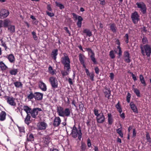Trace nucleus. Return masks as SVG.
<instances>
[{"instance_id":"nucleus-54","label":"nucleus","mask_w":151,"mask_h":151,"mask_svg":"<svg viewBox=\"0 0 151 151\" xmlns=\"http://www.w3.org/2000/svg\"><path fill=\"white\" fill-rule=\"evenodd\" d=\"M87 145L88 147H91V141L89 138H88L87 140Z\"/></svg>"},{"instance_id":"nucleus-53","label":"nucleus","mask_w":151,"mask_h":151,"mask_svg":"<svg viewBox=\"0 0 151 151\" xmlns=\"http://www.w3.org/2000/svg\"><path fill=\"white\" fill-rule=\"evenodd\" d=\"M46 13L48 16L51 17H53L54 16V14L53 13L49 12L47 11H46Z\"/></svg>"},{"instance_id":"nucleus-15","label":"nucleus","mask_w":151,"mask_h":151,"mask_svg":"<svg viewBox=\"0 0 151 151\" xmlns=\"http://www.w3.org/2000/svg\"><path fill=\"white\" fill-rule=\"evenodd\" d=\"M7 103L12 106H15L16 103L14 101V98L8 97L6 99Z\"/></svg>"},{"instance_id":"nucleus-19","label":"nucleus","mask_w":151,"mask_h":151,"mask_svg":"<svg viewBox=\"0 0 151 151\" xmlns=\"http://www.w3.org/2000/svg\"><path fill=\"white\" fill-rule=\"evenodd\" d=\"M7 58L11 63H12L14 62L15 58L14 56L12 54H10L8 55Z\"/></svg>"},{"instance_id":"nucleus-47","label":"nucleus","mask_w":151,"mask_h":151,"mask_svg":"<svg viewBox=\"0 0 151 151\" xmlns=\"http://www.w3.org/2000/svg\"><path fill=\"white\" fill-rule=\"evenodd\" d=\"M117 48L119 50L118 55H119V57H120L122 55V52L121 48L120 47V45H118L117 46Z\"/></svg>"},{"instance_id":"nucleus-13","label":"nucleus","mask_w":151,"mask_h":151,"mask_svg":"<svg viewBox=\"0 0 151 151\" xmlns=\"http://www.w3.org/2000/svg\"><path fill=\"white\" fill-rule=\"evenodd\" d=\"M61 120L59 117H56L53 120V125L56 127L59 126L61 123Z\"/></svg>"},{"instance_id":"nucleus-34","label":"nucleus","mask_w":151,"mask_h":151,"mask_svg":"<svg viewBox=\"0 0 151 151\" xmlns=\"http://www.w3.org/2000/svg\"><path fill=\"white\" fill-rule=\"evenodd\" d=\"M50 137L47 136L44 138V143L46 144H48L50 141Z\"/></svg>"},{"instance_id":"nucleus-14","label":"nucleus","mask_w":151,"mask_h":151,"mask_svg":"<svg viewBox=\"0 0 151 151\" xmlns=\"http://www.w3.org/2000/svg\"><path fill=\"white\" fill-rule=\"evenodd\" d=\"M35 100H41L42 99L43 94L40 92H36L35 93Z\"/></svg>"},{"instance_id":"nucleus-41","label":"nucleus","mask_w":151,"mask_h":151,"mask_svg":"<svg viewBox=\"0 0 151 151\" xmlns=\"http://www.w3.org/2000/svg\"><path fill=\"white\" fill-rule=\"evenodd\" d=\"M6 114H0V121H2L6 119Z\"/></svg>"},{"instance_id":"nucleus-50","label":"nucleus","mask_w":151,"mask_h":151,"mask_svg":"<svg viewBox=\"0 0 151 151\" xmlns=\"http://www.w3.org/2000/svg\"><path fill=\"white\" fill-rule=\"evenodd\" d=\"M131 97L130 94L129 93H128L127 96V101L129 103L130 102Z\"/></svg>"},{"instance_id":"nucleus-18","label":"nucleus","mask_w":151,"mask_h":151,"mask_svg":"<svg viewBox=\"0 0 151 151\" xmlns=\"http://www.w3.org/2000/svg\"><path fill=\"white\" fill-rule=\"evenodd\" d=\"M34 139V137L33 135L31 133L28 134L27 136V141H33Z\"/></svg>"},{"instance_id":"nucleus-25","label":"nucleus","mask_w":151,"mask_h":151,"mask_svg":"<svg viewBox=\"0 0 151 151\" xmlns=\"http://www.w3.org/2000/svg\"><path fill=\"white\" fill-rule=\"evenodd\" d=\"M0 67L2 70H4L7 68V66L2 61L0 62Z\"/></svg>"},{"instance_id":"nucleus-24","label":"nucleus","mask_w":151,"mask_h":151,"mask_svg":"<svg viewBox=\"0 0 151 151\" xmlns=\"http://www.w3.org/2000/svg\"><path fill=\"white\" fill-rule=\"evenodd\" d=\"M130 106L131 109L134 112H136L137 111V109L136 106L133 102L130 103Z\"/></svg>"},{"instance_id":"nucleus-36","label":"nucleus","mask_w":151,"mask_h":151,"mask_svg":"<svg viewBox=\"0 0 151 151\" xmlns=\"http://www.w3.org/2000/svg\"><path fill=\"white\" fill-rule=\"evenodd\" d=\"M10 22V21L9 19H6L4 20L3 21V27H8Z\"/></svg>"},{"instance_id":"nucleus-3","label":"nucleus","mask_w":151,"mask_h":151,"mask_svg":"<svg viewBox=\"0 0 151 151\" xmlns=\"http://www.w3.org/2000/svg\"><path fill=\"white\" fill-rule=\"evenodd\" d=\"M77 129L75 125H74L72 130L71 132V134L72 137L74 138H76L78 137V139L80 140L82 137V133L81 131L80 128Z\"/></svg>"},{"instance_id":"nucleus-48","label":"nucleus","mask_w":151,"mask_h":151,"mask_svg":"<svg viewBox=\"0 0 151 151\" xmlns=\"http://www.w3.org/2000/svg\"><path fill=\"white\" fill-rule=\"evenodd\" d=\"M89 76L92 81H94V75L93 73H91V74Z\"/></svg>"},{"instance_id":"nucleus-51","label":"nucleus","mask_w":151,"mask_h":151,"mask_svg":"<svg viewBox=\"0 0 151 151\" xmlns=\"http://www.w3.org/2000/svg\"><path fill=\"white\" fill-rule=\"evenodd\" d=\"M142 42L143 44H145L147 43L148 40L147 38L146 37H144L142 39Z\"/></svg>"},{"instance_id":"nucleus-59","label":"nucleus","mask_w":151,"mask_h":151,"mask_svg":"<svg viewBox=\"0 0 151 151\" xmlns=\"http://www.w3.org/2000/svg\"><path fill=\"white\" fill-rule=\"evenodd\" d=\"M82 21H78L77 25L79 27H81V26Z\"/></svg>"},{"instance_id":"nucleus-28","label":"nucleus","mask_w":151,"mask_h":151,"mask_svg":"<svg viewBox=\"0 0 151 151\" xmlns=\"http://www.w3.org/2000/svg\"><path fill=\"white\" fill-rule=\"evenodd\" d=\"M29 114H27V115L24 120L25 123L28 125L29 124L30 121V116Z\"/></svg>"},{"instance_id":"nucleus-44","label":"nucleus","mask_w":151,"mask_h":151,"mask_svg":"<svg viewBox=\"0 0 151 151\" xmlns=\"http://www.w3.org/2000/svg\"><path fill=\"white\" fill-rule=\"evenodd\" d=\"M146 139L148 142H151V138L150 134L148 132H147L146 134Z\"/></svg>"},{"instance_id":"nucleus-56","label":"nucleus","mask_w":151,"mask_h":151,"mask_svg":"<svg viewBox=\"0 0 151 151\" xmlns=\"http://www.w3.org/2000/svg\"><path fill=\"white\" fill-rule=\"evenodd\" d=\"M130 73L131 74L132 78L134 81H135L137 80V78L135 75L133 74L132 73L130 72Z\"/></svg>"},{"instance_id":"nucleus-17","label":"nucleus","mask_w":151,"mask_h":151,"mask_svg":"<svg viewBox=\"0 0 151 151\" xmlns=\"http://www.w3.org/2000/svg\"><path fill=\"white\" fill-rule=\"evenodd\" d=\"M23 109L26 113H32V109L30 107L27 106H24L23 107Z\"/></svg>"},{"instance_id":"nucleus-37","label":"nucleus","mask_w":151,"mask_h":151,"mask_svg":"<svg viewBox=\"0 0 151 151\" xmlns=\"http://www.w3.org/2000/svg\"><path fill=\"white\" fill-rule=\"evenodd\" d=\"M42 111V110L41 108H36L33 109H32V113H38L39 112Z\"/></svg>"},{"instance_id":"nucleus-61","label":"nucleus","mask_w":151,"mask_h":151,"mask_svg":"<svg viewBox=\"0 0 151 151\" xmlns=\"http://www.w3.org/2000/svg\"><path fill=\"white\" fill-rule=\"evenodd\" d=\"M95 73L97 74H98L99 72V69L97 67H96L95 68Z\"/></svg>"},{"instance_id":"nucleus-6","label":"nucleus","mask_w":151,"mask_h":151,"mask_svg":"<svg viewBox=\"0 0 151 151\" xmlns=\"http://www.w3.org/2000/svg\"><path fill=\"white\" fill-rule=\"evenodd\" d=\"M131 18L134 24H137L139 20V16L136 11L132 13L131 15Z\"/></svg>"},{"instance_id":"nucleus-2","label":"nucleus","mask_w":151,"mask_h":151,"mask_svg":"<svg viewBox=\"0 0 151 151\" xmlns=\"http://www.w3.org/2000/svg\"><path fill=\"white\" fill-rule=\"evenodd\" d=\"M140 48L141 50V53L143 56L145 54L147 57H150L151 53V47L149 45L147 44L143 46L141 44L140 46Z\"/></svg>"},{"instance_id":"nucleus-7","label":"nucleus","mask_w":151,"mask_h":151,"mask_svg":"<svg viewBox=\"0 0 151 151\" xmlns=\"http://www.w3.org/2000/svg\"><path fill=\"white\" fill-rule=\"evenodd\" d=\"M49 81L52 88H57L58 86V82L57 80L55 77H50L49 78Z\"/></svg>"},{"instance_id":"nucleus-20","label":"nucleus","mask_w":151,"mask_h":151,"mask_svg":"<svg viewBox=\"0 0 151 151\" xmlns=\"http://www.w3.org/2000/svg\"><path fill=\"white\" fill-rule=\"evenodd\" d=\"M58 50L57 49H55L53 50L52 52L51 55L52 56V58L55 60H56L57 58V56L58 54Z\"/></svg>"},{"instance_id":"nucleus-11","label":"nucleus","mask_w":151,"mask_h":151,"mask_svg":"<svg viewBox=\"0 0 151 151\" xmlns=\"http://www.w3.org/2000/svg\"><path fill=\"white\" fill-rule=\"evenodd\" d=\"M103 91L105 94V97L109 99L111 95V91L110 89L106 87H105L104 89L103 90Z\"/></svg>"},{"instance_id":"nucleus-39","label":"nucleus","mask_w":151,"mask_h":151,"mask_svg":"<svg viewBox=\"0 0 151 151\" xmlns=\"http://www.w3.org/2000/svg\"><path fill=\"white\" fill-rule=\"evenodd\" d=\"M116 107L118 111L120 113L122 111V109L121 108V106L120 105L119 102H118L117 104L116 105Z\"/></svg>"},{"instance_id":"nucleus-27","label":"nucleus","mask_w":151,"mask_h":151,"mask_svg":"<svg viewBox=\"0 0 151 151\" xmlns=\"http://www.w3.org/2000/svg\"><path fill=\"white\" fill-rule=\"evenodd\" d=\"M122 127L121 126L120 128L117 129L116 130L117 133L118 134L121 138L123 137V132L122 131Z\"/></svg>"},{"instance_id":"nucleus-30","label":"nucleus","mask_w":151,"mask_h":151,"mask_svg":"<svg viewBox=\"0 0 151 151\" xmlns=\"http://www.w3.org/2000/svg\"><path fill=\"white\" fill-rule=\"evenodd\" d=\"M8 30L12 33L14 32L15 31V26L13 25L9 26L8 27Z\"/></svg>"},{"instance_id":"nucleus-62","label":"nucleus","mask_w":151,"mask_h":151,"mask_svg":"<svg viewBox=\"0 0 151 151\" xmlns=\"http://www.w3.org/2000/svg\"><path fill=\"white\" fill-rule=\"evenodd\" d=\"M47 9L48 11H52V9L51 8L49 4H48L47 5Z\"/></svg>"},{"instance_id":"nucleus-38","label":"nucleus","mask_w":151,"mask_h":151,"mask_svg":"<svg viewBox=\"0 0 151 151\" xmlns=\"http://www.w3.org/2000/svg\"><path fill=\"white\" fill-rule=\"evenodd\" d=\"M14 84L17 88H19L21 86H22V85L21 82L18 81L14 82Z\"/></svg>"},{"instance_id":"nucleus-63","label":"nucleus","mask_w":151,"mask_h":151,"mask_svg":"<svg viewBox=\"0 0 151 151\" xmlns=\"http://www.w3.org/2000/svg\"><path fill=\"white\" fill-rule=\"evenodd\" d=\"M100 2V4L102 5H104L105 4V0H99Z\"/></svg>"},{"instance_id":"nucleus-32","label":"nucleus","mask_w":151,"mask_h":151,"mask_svg":"<svg viewBox=\"0 0 151 151\" xmlns=\"http://www.w3.org/2000/svg\"><path fill=\"white\" fill-rule=\"evenodd\" d=\"M57 110L58 113H64V110L63 108L60 106H57Z\"/></svg>"},{"instance_id":"nucleus-52","label":"nucleus","mask_w":151,"mask_h":151,"mask_svg":"<svg viewBox=\"0 0 151 151\" xmlns=\"http://www.w3.org/2000/svg\"><path fill=\"white\" fill-rule=\"evenodd\" d=\"M1 45L3 46L4 47L5 50H6L7 49H8V48L6 46V43L2 41H1Z\"/></svg>"},{"instance_id":"nucleus-55","label":"nucleus","mask_w":151,"mask_h":151,"mask_svg":"<svg viewBox=\"0 0 151 151\" xmlns=\"http://www.w3.org/2000/svg\"><path fill=\"white\" fill-rule=\"evenodd\" d=\"M125 42L127 43L128 42V35L127 34H126L125 36Z\"/></svg>"},{"instance_id":"nucleus-8","label":"nucleus","mask_w":151,"mask_h":151,"mask_svg":"<svg viewBox=\"0 0 151 151\" xmlns=\"http://www.w3.org/2000/svg\"><path fill=\"white\" fill-rule=\"evenodd\" d=\"M95 114L96 116V120L98 123H102L104 122L105 118L103 114Z\"/></svg>"},{"instance_id":"nucleus-40","label":"nucleus","mask_w":151,"mask_h":151,"mask_svg":"<svg viewBox=\"0 0 151 151\" xmlns=\"http://www.w3.org/2000/svg\"><path fill=\"white\" fill-rule=\"evenodd\" d=\"M18 72L17 70V69H14L13 70H11L9 71V73L11 75H15L17 74Z\"/></svg>"},{"instance_id":"nucleus-29","label":"nucleus","mask_w":151,"mask_h":151,"mask_svg":"<svg viewBox=\"0 0 151 151\" xmlns=\"http://www.w3.org/2000/svg\"><path fill=\"white\" fill-rule=\"evenodd\" d=\"M27 98L29 100H31L33 98L35 99V93L33 94L32 92H30L29 94L27 96Z\"/></svg>"},{"instance_id":"nucleus-43","label":"nucleus","mask_w":151,"mask_h":151,"mask_svg":"<svg viewBox=\"0 0 151 151\" xmlns=\"http://www.w3.org/2000/svg\"><path fill=\"white\" fill-rule=\"evenodd\" d=\"M109 56L111 59H114L115 58V55L113 50L109 52Z\"/></svg>"},{"instance_id":"nucleus-45","label":"nucleus","mask_w":151,"mask_h":151,"mask_svg":"<svg viewBox=\"0 0 151 151\" xmlns=\"http://www.w3.org/2000/svg\"><path fill=\"white\" fill-rule=\"evenodd\" d=\"M56 6L59 7L60 9H62L64 8V6L62 4H61L60 3L57 2H56Z\"/></svg>"},{"instance_id":"nucleus-22","label":"nucleus","mask_w":151,"mask_h":151,"mask_svg":"<svg viewBox=\"0 0 151 151\" xmlns=\"http://www.w3.org/2000/svg\"><path fill=\"white\" fill-rule=\"evenodd\" d=\"M110 29L113 32H116V31L117 28L114 23H112L110 25Z\"/></svg>"},{"instance_id":"nucleus-58","label":"nucleus","mask_w":151,"mask_h":151,"mask_svg":"<svg viewBox=\"0 0 151 151\" xmlns=\"http://www.w3.org/2000/svg\"><path fill=\"white\" fill-rule=\"evenodd\" d=\"M83 105L82 103H81V104H79V108L81 111H83Z\"/></svg>"},{"instance_id":"nucleus-5","label":"nucleus","mask_w":151,"mask_h":151,"mask_svg":"<svg viewBox=\"0 0 151 151\" xmlns=\"http://www.w3.org/2000/svg\"><path fill=\"white\" fill-rule=\"evenodd\" d=\"M137 7L140 9V11L143 14H145L146 12L147 8L145 4L142 2H137L136 4Z\"/></svg>"},{"instance_id":"nucleus-60","label":"nucleus","mask_w":151,"mask_h":151,"mask_svg":"<svg viewBox=\"0 0 151 151\" xmlns=\"http://www.w3.org/2000/svg\"><path fill=\"white\" fill-rule=\"evenodd\" d=\"M68 81L70 85H72L73 84V82L72 81V79L70 78H69L68 79Z\"/></svg>"},{"instance_id":"nucleus-16","label":"nucleus","mask_w":151,"mask_h":151,"mask_svg":"<svg viewBox=\"0 0 151 151\" xmlns=\"http://www.w3.org/2000/svg\"><path fill=\"white\" fill-rule=\"evenodd\" d=\"M39 87L40 89L43 91H46L47 90V86L42 81L40 82Z\"/></svg>"},{"instance_id":"nucleus-9","label":"nucleus","mask_w":151,"mask_h":151,"mask_svg":"<svg viewBox=\"0 0 151 151\" xmlns=\"http://www.w3.org/2000/svg\"><path fill=\"white\" fill-rule=\"evenodd\" d=\"M9 12L8 10L5 9H3L0 12L1 18L3 19L9 15Z\"/></svg>"},{"instance_id":"nucleus-26","label":"nucleus","mask_w":151,"mask_h":151,"mask_svg":"<svg viewBox=\"0 0 151 151\" xmlns=\"http://www.w3.org/2000/svg\"><path fill=\"white\" fill-rule=\"evenodd\" d=\"M56 71L53 70L52 67L50 65L48 68V72L49 73L52 75L55 74Z\"/></svg>"},{"instance_id":"nucleus-12","label":"nucleus","mask_w":151,"mask_h":151,"mask_svg":"<svg viewBox=\"0 0 151 151\" xmlns=\"http://www.w3.org/2000/svg\"><path fill=\"white\" fill-rule=\"evenodd\" d=\"M38 128L40 130L45 129L47 127L46 123L44 122H41L37 125Z\"/></svg>"},{"instance_id":"nucleus-46","label":"nucleus","mask_w":151,"mask_h":151,"mask_svg":"<svg viewBox=\"0 0 151 151\" xmlns=\"http://www.w3.org/2000/svg\"><path fill=\"white\" fill-rule=\"evenodd\" d=\"M32 34L33 35V38L35 40H37L38 37L36 35V33L35 32L33 31L32 32Z\"/></svg>"},{"instance_id":"nucleus-33","label":"nucleus","mask_w":151,"mask_h":151,"mask_svg":"<svg viewBox=\"0 0 151 151\" xmlns=\"http://www.w3.org/2000/svg\"><path fill=\"white\" fill-rule=\"evenodd\" d=\"M108 122L109 124L111 125L112 124L113 120L112 118L111 114H108Z\"/></svg>"},{"instance_id":"nucleus-31","label":"nucleus","mask_w":151,"mask_h":151,"mask_svg":"<svg viewBox=\"0 0 151 151\" xmlns=\"http://www.w3.org/2000/svg\"><path fill=\"white\" fill-rule=\"evenodd\" d=\"M86 146L85 143L82 142L81 143V151H84L86 150Z\"/></svg>"},{"instance_id":"nucleus-42","label":"nucleus","mask_w":151,"mask_h":151,"mask_svg":"<svg viewBox=\"0 0 151 151\" xmlns=\"http://www.w3.org/2000/svg\"><path fill=\"white\" fill-rule=\"evenodd\" d=\"M134 92L138 97H140V92L139 91L137 88H133Z\"/></svg>"},{"instance_id":"nucleus-1","label":"nucleus","mask_w":151,"mask_h":151,"mask_svg":"<svg viewBox=\"0 0 151 151\" xmlns=\"http://www.w3.org/2000/svg\"><path fill=\"white\" fill-rule=\"evenodd\" d=\"M64 56L61 58V62L64 65V70L61 71V73L63 77L69 75L71 71L70 60L67 54L63 53Z\"/></svg>"},{"instance_id":"nucleus-4","label":"nucleus","mask_w":151,"mask_h":151,"mask_svg":"<svg viewBox=\"0 0 151 151\" xmlns=\"http://www.w3.org/2000/svg\"><path fill=\"white\" fill-rule=\"evenodd\" d=\"M86 51L88 52V55L90 56L91 60L94 64L97 63V61L95 57V53L90 48H86Z\"/></svg>"},{"instance_id":"nucleus-64","label":"nucleus","mask_w":151,"mask_h":151,"mask_svg":"<svg viewBox=\"0 0 151 151\" xmlns=\"http://www.w3.org/2000/svg\"><path fill=\"white\" fill-rule=\"evenodd\" d=\"M72 14L73 17H74L75 19L76 20L78 19V16L76 14H75L74 13H73Z\"/></svg>"},{"instance_id":"nucleus-10","label":"nucleus","mask_w":151,"mask_h":151,"mask_svg":"<svg viewBox=\"0 0 151 151\" xmlns=\"http://www.w3.org/2000/svg\"><path fill=\"white\" fill-rule=\"evenodd\" d=\"M124 61L126 62L129 63L131 62L130 54L128 51H126L124 52Z\"/></svg>"},{"instance_id":"nucleus-35","label":"nucleus","mask_w":151,"mask_h":151,"mask_svg":"<svg viewBox=\"0 0 151 151\" xmlns=\"http://www.w3.org/2000/svg\"><path fill=\"white\" fill-rule=\"evenodd\" d=\"M83 32L86 33L87 36L90 37L91 36L92 34L91 32L89 30L86 29L84 30Z\"/></svg>"},{"instance_id":"nucleus-23","label":"nucleus","mask_w":151,"mask_h":151,"mask_svg":"<svg viewBox=\"0 0 151 151\" xmlns=\"http://www.w3.org/2000/svg\"><path fill=\"white\" fill-rule=\"evenodd\" d=\"M139 78L141 83L143 84L144 86H146V84L142 75V74L140 75H139Z\"/></svg>"},{"instance_id":"nucleus-57","label":"nucleus","mask_w":151,"mask_h":151,"mask_svg":"<svg viewBox=\"0 0 151 151\" xmlns=\"http://www.w3.org/2000/svg\"><path fill=\"white\" fill-rule=\"evenodd\" d=\"M64 29L66 31V32L69 34V36H70V33L68 30V27H64Z\"/></svg>"},{"instance_id":"nucleus-21","label":"nucleus","mask_w":151,"mask_h":151,"mask_svg":"<svg viewBox=\"0 0 151 151\" xmlns=\"http://www.w3.org/2000/svg\"><path fill=\"white\" fill-rule=\"evenodd\" d=\"M79 60L81 63H85V56L82 54H79Z\"/></svg>"},{"instance_id":"nucleus-49","label":"nucleus","mask_w":151,"mask_h":151,"mask_svg":"<svg viewBox=\"0 0 151 151\" xmlns=\"http://www.w3.org/2000/svg\"><path fill=\"white\" fill-rule=\"evenodd\" d=\"M18 129H19V130L20 132H23L24 133L25 131H24V127H18Z\"/></svg>"}]
</instances>
